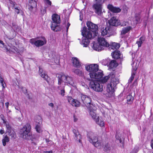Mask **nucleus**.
Instances as JSON below:
<instances>
[{
  "label": "nucleus",
  "mask_w": 153,
  "mask_h": 153,
  "mask_svg": "<svg viewBox=\"0 0 153 153\" xmlns=\"http://www.w3.org/2000/svg\"><path fill=\"white\" fill-rule=\"evenodd\" d=\"M39 72L40 76L48 82V75L45 74V71H43L42 69L40 67H39Z\"/></svg>",
  "instance_id": "nucleus-23"
},
{
  "label": "nucleus",
  "mask_w": 153,
  "mask_h": 153,
  "mask_svg": "<svg viewBox=\"0 0 153 153\" xmlns=\"http://www.w3.org/2000/svg\"><path fill=\"white\" fill-rule=\"evenodd\" d=\"M120 47V45L119 44L116 42H112L111 45H110V46L108 47L109 48H111V49L113 50H117Z\"/></svg>",
  "instance_id": "nucleus-27"
},
{
  "label": "nucleus",
  "mask_w": 153,
  "mask_h": 153,
  "mask_svg": "<svg viewBox=\"0 0 153 153\" xmlns=\"http://www.w3.org/2000/svg\"><path fill=\"white\" fill-rule=\"evenodd\" d=\"M89 87L97 92H102L103 90V86L101 85L98 81L92 80L89 84Z\"/></svg>",
  "instance_id": "nucleus-8"
},
{
  "label": "nucleus",
  "mask_w": 153,
  "mask_h": 153,
  "mask_svg": "<svg viewBox=\"0 0 153 153\" xmlns=\"http://www.w3.org/2000/svg\"><path fill=\"white\" fill-rule=\"evenodd\" d=\"M101 35L102 36L107 35V36L109 37L111 35V30H110L108 27H106L105 28L102 29L101 31Z\"/></svg>",
  "instance_id": "nucleus-18"
},
{
  "label": "nucleus",
  "mask_w": 153,
  "mask_h": 153,
  "mask_svg": "<svg viewBox=\"0 0 153 153\" xmlns=\"http://www.w3.org/2000/svg\"><path fill=\"white\" fill-rule=\"evenodd\" d=\"M72 100H74V99H72V98L71 97H68V101L71 104V102H72Z\"/></svg>",
  "instance_id": "nucleus-45"
},
{
  "label": "nucleus",
  "mask_w": 153,
  "mask_h": 153,
  "mask_svg": "<svg viewBox=\"0 0 153 153\" xmlns=\"http://www.w3.org/2000/svg\"><path fill=\"white\" fill-rule=\"evenodd\" d=\"M9 103L8 102H7L5 103V105L6 107L7 110H8V106H9Z\"/></svg>",
  "instance_id": "nucleus-50"
},
{
  "label": "nucleus",
  "mask_w": 153,
  "mask_h": 153,
  "mask_svg": "<svg viewBox=\"0 0 153 153\" xmlns=\"http://www.w3.org/2000/svg\"><path fill=\"white\" fill-rule=\"evenodd\" d=\"M89 114L92 118L95 120L97 118L96 115V111L94 110L91 109L89 112Z\"/></svg>",
  "instance_id": "nucleus-30"
},
{
  "label": "nucleus",
  "mask_w": 153,
  "mask_h": 153,
  "mask_svg": "<svg viewBox=\"0 0 153 153\" xmlns=\"http://www.w3.org/2000/svg\"><path fill=\"white\" fill-rule=\"evenodd\" d=\"M116 78L115 74L113 73H111L108 76H105L101 78L100 80V82L103 84L106 83L109 78L110 79L111 81L112 79Z\"/></svg>",
  "instance_id": "nucleus-14"
},
{
  "label": "nucleus",
  "mask_w": 153,
  "mask_h": 153,
  "mask_svg": "<svg viewBox=\"0 0 153 153\" xmlns=\"http://www.w3.org/2000/svg\"><path fill=\"white\" fill-rule=\"evenodd\" d=\"M15 9V12L17 13L18 14L19 13V10L17 7H14Z\"/></svg>",
  "instance_id": "nucleus-49"
},
{
  "label": "nucleus",
  "mask_w": 153,
  "mask_h": 153,
  "mask_svg": "<svg viewBox=\"0 0 153 153\" xmlns=\"http://www.w3.org/2000/svg\"><path fill=\"white\" fill-rule=\"evenodd\" d=\"M136 72H132L131 73V77H130V79L128 80V82L129 83H131L133 81L135 75V74Z\"/></svg>",
  "instance_id": "nucleus-40"
},
{
  "label": "nucleus",
  "mask_w": 153,
  "mask_h": 153,
  "mask_svg": "<svg viewBox=\"0 0 153 153\" xmlns=\"http://www.w3.org/2000/svg\"><path fill=\"white\" fill-rule=\"evenodd\" d=\"M96 1L97 2L93 4L92 7L94 12L97 15L100 16L102 13V4L104 2L98 1Z\"/></svg>",
  "instance_id": "nucleus-9"
},
{
  "label": "nucleus",
  "mask_w": 153,
  "mask_h": 153,
  "mask_svg": "<svg viewBox=\"0 0 153 153\" xmlns=\"http://www.w3.org/2000/svg\"><path fill=\"white\" fill-rule=\"evenodd\" d=\"M41 13L43 15L46 13V10L45 9H42L41 10Z\"/></svg>",
  "instance_id": "nucleus-46"
},
{
  "label": "nucleus",
  "mask_w": 153,
  "mask_h": 153,
  "mask_svg": "<svg viewBox=\"0 0 153 153\" xmlns=\"http://www.w3.org/2000/svg\"><path fill=\"white\" fill-rule=\"evenodd\" d=\"M119 83V79L117 78L112 79L107 85L106 89V93L104 94L108 97H111L114 95V88Z\"/></svg>",
  "instance_id": "nucleus-2"
},
{
  "label": "nucleus",
  "mask_w": 153,
  "mask_h": 153,
  "mask_svg": "<svg viewBox=\"0 0 153 153\" xmlns=\"http://www.w3.org/2000/svg\"><path fill=\"white\" fill-rule=\"evenodd\" d=\"M151 146L152 148L153 149V139L152 140L151 142Z\"/></svg>",
  "instance_id": "nucleus-54"
},
{
  "label": "nucleus",
  "mask_w": 153,
  "mask_h": 153,
  "mask_svg": "<svg viewBox=\"0 0 153 153\" xmlns=\"http://www.w3.org/2000/svg\"><path fill=\"white\" fill-rule=\"evenodd\" d=\"M0 83L2 87V88L4 89L5 87V83L4 80L2 76L0 74Z\"/></svg>",
  "instance_id": "nucleus-35"
},
{
  "label": "nucleus",
  "mask_w": 153,
  "mask_h": 153,
  "mask_svg": "<svg viewBox=\"0 0 153 153\" xmlns=\"http://www.w3.org/2000/svg\"><path fill=\"white\" fill-rule=\"evenodd\" d=\"M4 132V131L3 130L1 129L0 130V133L1 134H3Z\"/></svg>",
  "instance_id": "nucleus-57"
},
{
  "label": "nucleus",
  "mask_w": 153,
  "mask_h": 153,
  "mask_svg": "<svg viewBox=\"0 0 153 153\" xmlns=\"http://www.w3.org/2000/svg\"><path fill=\"white\" fill-rule=\"evenodd\" d=\"M10 3L14 7V4L12 0H10Z\"/></svg>",
  "instance_id": "nucleus-55"
},
{
  "label": "nucleus",
  "mask_w": 153,
  "mask_h": 153,
  "mask_svg": "<svg viewBox=\"0 0 153 153\" xmlns=\"http://www.w3.org/2000/svg\"><path fill=\"white\" fill-rule=\"evenodd\" d=\"M72 61L73 64L75 67H78L81 65V63L76 57L73 58Z\"/></svg>",
  "instance_id": "nucleus-26"
},
{
  "label": "nucleus",
  "mask_w": 153,
  "mask_h": 153,
  "mask_svg": "<svg viewBox=\"0 0 153 153\" xmlns=\"http://www.w3.org/2000/svg\"><path fill=\"white\" fill-rule=\"evenodd\" d=\"M70 24L68 23L67 25L66 26V31L67 32L68 30V29L69 28V27L70 26Z\"/></svg>",
  "instance_id": "nucleus-52"
},
{
  "label": "nucleus",
  "mask_w": 153,
  "mask_h": 153,
  "mask_svg": "<svg viewBox=\"0 0 153 153\" xmlns=\"http://www.w3.org/2000/svg\"><path fill=\"white\" fill-rule=\"evenodd\" d=\"M73 132L77 140H78L79 143H81V139L82 138L81 136L79 134L78 131L76 129H74L73 130Z\"/></svg>",
  "instance_id": "nucleus-24"
},
{
  "label": "nucleus",
  "mask_w": 153,
  "mask_h": 153,
  "mask_svg": "<svg viewBox=\"0 0 153 153\" xmlns=\"http://www.w3.org/2000/svg\"><path fill=\"white\" fill-rule=\"evenodd\" d=\"M131 27L129 26L123 28L121 31V35H124L128 33L131 29Z\"/></svg>",
  "instance_id": "nucleus-28"
},
{
  "label": "nucleus",
  "mask_w": 153,
  "mask_h": 153,
  "mask_svg": "<svg viewBox=\"0 0 153 153\" xmlns=\"http://www.w3.org/2000/svg\"><path fill=\"white\" fill-rule=\"evenodd\" d=\"M116 138L117 140H119V142L120 143H121V142L122 140L121 139L120 137H119V135L117 134L116 135Z\"/></svg>",
  "instance_id": "nucleus-44"
},
{
  "label": "nucleus",
  "mask_w": 153,
  "mask_h": 153,
  "mask_svg": "<svg viewBox=\"0 0 153 153\" xmlns=\"http://www.w3.org/2000/svg\"><path fill=\"white\" fill-rule=\"evenodd\" d=\"M81 33L83 37L80 44L83 47H87L90 43L89 39H91L93 37V34L91 32L87 30L86 27H83L81 30Z\"/></svg>",
  "instance_id": "nucleus-3"
},
{
  "label": "nucleus",
  "mask_w": 153,
  "mask_h": 153,
  "mask_svg": "<svg viewBox=\"0 0 153 153\" xmlns=\"http://www.w3.org/2000/svg\"><path fill=\"white\" fill-rule=\"evenodd\" d=\"M45 3L48 5H51V2L50 0H44Z\"/></svg>",
  "instance_id": "nucleus-42"
},
{
  "label": "nucleus",
  "mask_w": 153,
  "mask_h": 153,
  "mask_svg": "<svg viewBox=\"0 0 153 153\" xmlns=\"http://www.w3.org/2000/svg\"><path fill=\"white\" fill-rule=\"evenodd\" d=\"M104 150L106 152L109 151L111 149V145L108 143H107L104 146Z\"/></svg>",
  "instance_id": "nucleus-37"
},
{
  "label": "nucleus",
  "mask_w": 153,
  "mask_h": 153,
  "mask_svg": "<svg viewBox=\"0 0 153 153\" xmlns=\"http://www.w3.org/2000/svg\"><path fill=\"white\" fill-rule=\"evenodd\" d=\"M89 141L95 147L99 149L102 148V144L98 140L97 136L92 132H89L87 134Z\"/></svg>",
  "instance_id": "nucleus-6"
},
{
  "label": "nucleus",
  "mask_w": 153,
  "mask_h": 153,
  "mask_svg": "<svg viewBox=\"0 0 153 153\" xmlns=\"http://www.w3.org/2000/svg\"><path fill=\"white\" fill-rule=\"evenodd\" d=\"M47 43V40L44 37L39 38V39L37 40L35 42V45L37 47L41 46Z\"/></svg>",
  "instance_id": "nucleus-15"
},
{
  "label": "nucleus",
  "mask_w": 153,
  "mask_h": 153,
  "mask_svg": "<svg viewBox=\"0 0 153 153\" xmlns=\"http://www.w3.org/2000/svg\"><path fill=\"white\" fill-rule=\"evenodd\" d=\"M48 105L49 106H51L52 108L53 107V106H54L53 104L52 103H49L48 104Z\"/></svg>",
  "instance_id": "nucleus-56"
},
{
  "label": "nucleus",
  "mask_w": 153,
  "mask_h": 153,
  "mask_svg": "<svg viewBox=\"0 0 153 153\" xmlns=\"http://www.w3.org/2000/svg\"><path fill=\"white\" fill-rule=\"evenodd\" d=\"M109 65V66L111 68L115 67L117 65L116 61L115 60H112L111 61Z\"/></svg>",
  "instance_id": "nucleus-34"
},
{
  "label": "nucleus",
  "mask_w": 153,
  "mask_h": 153,
  "mask_svg": "<svg viewBox=\"0 0 153 153\" xmlns=\"http://www.w3.org/2000/svg\"><path fill=\"white\" fill-rule=\"evenodd\" d=\"M126 99L128 103H131L132 102L133 98L131 95H129L127 96Z\"/></svg>",
  "instance_id": "nucleus-38"
},
{
  "label": "nucleus",
  "mask_w": 153,
  "mask_h": 153,
  "mask_svg": "<svg viewBox=\"0 0 153 153\" xmlns=\"http://www.w3.org/2000/svg\"><path fill=\"white\" fill-rule=\"evenodd\" d=\"M52 23L59 24L60 23V16L56 14H53L52 16Z\"/></svg>",
  "instance_id": "nucleus-20"
},
{
  "label": "nucleus",
  "mask_w": 153,
  "mask_h": 153,
  "mask_svg": "<svg viewBox=\"0 0 153 153\" xmlns=\"http://www.w3.org/2000/svg\"><path fill=\"white\" fill-rule=\"evenodd\" d=\"M80 102L77 100L74 99L72 100L71 104L73 106L76 107H78L80 106Z\"/></svg>",
  "instance_id": "nucleus-32"
},
{
  "label": "nucleus",
  "mask_w": 153,
  "mask_h": 153,
  "mask_svg": "<svg viewBox=\"0 0 153 153\" xmlns=\"http://www.w3.org/2000/svg\"><path fill=\"white\" fill-rule=\"evenodd\" d=\"M36 41L35 39H32L30 40V42L32 44H34L35 45V42Z\"/></svg>",
  "instance_id": "nucleus-43"
},
{
  "label": "nucleus",
  "mask_w": 153,
  "mask_h": 153,
  "mask_svg": "<svg viewBox=\"0 0 153 153\" xmlns=\"http://www.w3.org/2000/svg\"><path fill=\"white\" fill-rule=\"evenodd\" d=\"M5 48L6 50V52H7L11 53H19L18 49L15 46L11 47L9 49L6 47Z\"/></svg>",
  "instance_id": "nucleus-22"
},
{
  "label": "nucleus",
  "mask_w": 153,
  "mask_h": 153,
  "mask_svg": "<svg viewBox=\"0 0 153 153\" xmlns=\"http://www.w3.org/2000/svg\"><path fill=\"white\" fill-rule=\"evenodd\" d=\"M87 25L88 28L87 30L91 32L93 34V36L94 37L98 34V27L97 25L94 24L90 22H88Z\"/></svg>",
  "instance_id": "nucleus-10"
},
{
  "label": "nucleus",
  "mask_w": 153,
  "mask_h": 153,
  "mask_svg": "<svg viewBox=\"0 0 153 153\" xmlns=\"http://www.w3.org/2000/svg\"><path fill=\"white\" fill-rule=\"evenodd\" d=\"M134 62H133V63L131 64V65H132V72H135L137 70L138 65L136 64L134 65Z\"/></svg>",
  "instance_id": "nucleus-41"
},
{
  "label": "nucleus",
  "mask_w": 153,
  "mask_h": 153,
  "mask_svg": "<svg viewBox=\"0 0 153 153\" xmlns=\"http://www.w3.org/2000/svg\"><path fill=\"white\" fill-rule=\"evenodd\" d=\"M58 88L59 90H60V94L62 96H64L65 95V90L64 87H63L62 85H58Z\"/></svg>",
  "instance_id": "nucleus-33"
},
{
  "label": "nucleus",
  "mask_w": 153,
  "mask_h": 153,
  "mask_svg": "<svg viewBox=\"0 0 153 153\" xmlns=\"http://www.w3.org/2000/svg\"><path fill=\"white\" fill-rule=\"evenodd\" d=\"M58 84L62 85L63 87H65V83L69 84L73 87L75 86L72 78L67 75L60 74L58 75Z\"/></svg>",
  "instance_id": "nucleus-5"
},
{
  "label": "nucleus",
  "mask_w": 153,
  "mask_h": 153,
  "mask_svg": "<svg viewBox=\"0 0 153 153\" xmlns=\"http://www.w3.org/2000/svg\"><path fill=\"white\" fill-rule=\"evenodd\" d=\"M37 118L35 119V122L36 123L35 129L36 131L40 133L42 132L41 124L42 120L40 116H38L36 117Z\"/></svg>",
  "instance_id": "nucleus-12"
},
{
  "label": "nucleus",
  "mask_w": 153,
  "mask_h": 153,
  "mask_svg": "<svg viewBox=\"0 0 153 153\" xmlns=\"http://www.w3.org/2000/svg\"><path fill=\"white\" fill-rule=\"evenodd\" d=\"M96 123L99 125L100 126L102 127L104 126L103 121L102 118L100 119L98 117L96 120H95Z\"/></svg>",
  "instance_id": "nucleus-29"
},
{
  "label": "nucleus",
  "mask_w": 153,
  "mask_h": 153,
  "mask_svg": "<svg viewBox=\"0 0 153 153\" xmlns=\"http://www.w3.org/2000/svg\"><path fill=\"white\" fill-rule=\"evenodd\" d=\"M80 20H82V19H80Z\"/></svg>",
  "instance_id": "nucleus-62"
},
{
  "label": "nucleus",
  "mask_w": 153,
  "mask_h": 153,
  "mask_svg": "<svg viewBox=\"0 0 153 153\" xmlns=\"http://www.w3.org/2000/svg\"><path fill=\"white\" fill-rule=\"evenodd\" d=\"M136 23H137L140 20V18L139 17H137L136 18Z\"/></svg>",
  "instance_id": "nucleus-51"
},
{
  "label": "nucleus",
  "mask_w": 153,
  "mask_h": 153,
  "mask_svg": "<svg viewBox=\"0 0 153 153\" xmlns=\"http://www.w3.org/2000/svg\"><path fill=\"white\" fill-rule=\"evenodd\" d=\"M112 57L115 59H118L120 58L121 54L120 51L117 50L111 53Z\"/></svg>",
  "instance_id": "nucleus-25"
},
{
  "label": "nucleus",
  "mask_w": 153,
  "mask_h": 153,
  "mask_svg": "<svg viewBox=\"0 0 153 153\" xmlns=\"http://www.w3.org/2000/svg\"><path fill=\"white\" fill-rule=\"evenodd\" d=\"M46 153H53V152L52 151H46Z\"/></svg>",
  "instance_id": "nucleus-58"
},
{
  "label": "nucleus",
  "mask_w": 153,
  "mask_h": 153,
  "mask_svg": "<svg viewBox=\"0 0 153 153\" xmlns=\"http://www.w3.org/2000/svg\"><path fill=\"white\" fill-rule=\"evenodd\" d=\"M79 97L81 98V100L86 106L88 108L91 105H93L91 103V98L86 95L81 94L79 95Z\"/></svg>",
  "instance_id": "nucleus-11"
},
{
  "label": "nucleus",
  "mask_w": 153,
  "mask_h": 153,
  "mask_svg": "<svg viewBox=\"0 0 153 153\" xmlns=\"http://www.w3.org/2000/svg\"><path fill=\"white\" fill-rule=\"evenodd\" d=\"M74 122L76 121L77 120V118H75L74 116Z\"/></svg>",
  "instance_id": "nucleus-59"
},
{
  "label": "nucleus",
  "mask_w": 153,
  "mask_h": 153,
  "mask_svg": "<svg viewBox=\"0 0 153 153\" xmlns=\"http://www.w3.org/2000/svg\"><path fill=\"white\" fill-rule=\"evenodd\" d=\"M73 71L75 74L79 76H82L83 74V72L82 71H80L79 69H74Z\"/></svg>",
  "instance_id": "nucleus-36"
},
{
  "label": "nucleus",
  "mask_w": 153,
  "mask_h": 153,
  "mask_svg": "<svg viewBox=\"0 0 153 153\" xmlns=\"http://www.w3.org/2000/svg\"><path fill=\"white\" fill-rule=\"evenodd\" d=\"M9 112H10V111H9Z\"/></svg>",
  "instance_id": "nucleus-61"
},
{
  "label": "nucleus",
  "mask_w": 153,
  "mask_h": 153,
  "mask_svg": "<svg viewBox=\"0 0 153 153\" xmlns=\"http://www.w3.org/2000/svg\"><path fill=\"white\" fill-rule=\"evenodd\" d=\"M0 43L5 48L6 47V45H4V43L2 41L0 40Z\"/></svg>",
  "instance_id": "nucleus-53"
},
{
  "label": "nucleus",
  "mask_w": 153,
  "mask_h": 153,
  "mask_svg": "<svg viewBox=\"0 0 153 153\" xmlns=\"http://www.w3.org/2000/svg\"><path fill=\"white\" fill-rule=\"evenodd\" d=\"M136 56V55L134 53H132V61L134 62V59H135V57Z\"/></svg>",
  "instance_id": "nucleus-48"
},
{
  "label": "nucleus",
  "mask_w": 153,
  "mask_h": 153,
  "mask_svg": "<svg viewBox=\"0 0 153 153\" xmlns=\"http://www.w3.org/2000/svg\"><path fill=\"white\" fill-rule=\"evenodd\" d=\"M58 24L52 23L51 25V29L53 31L57 32L61 30V27Z\"/></svg>",
  "instance_id": "nucleus-21"
},
{
  "label": "nucleus",
  "mask_w": 153,
  "mask_h": 153,
  "mask_svg": "<svg viewBox=\"0 0 153 153\" xmlns=\"http://www.w3.org/2000/svg\"><path fill=\"white\" fill-rule=\"evenodd\" d=\"M31 127L30 125L27 124L25 125L20 131L21 136L26 140H31L32 135L30 133Z\"/></svg>",
  "instance_id": "nucleus-7"
},
{
  "label": "nucleus",
  "mask_w": 153,
  "mask_h": 153,
  "mask_svg": "<svg viewBox=\"0 0 153 153\" xmlns=\"http://www.w3.org/2000/svg\"><path fill=\"white\" fill-rule=\"evenodd\" d=\"M15 109H16V110H19V109H18V108H17V107H15Z\"/></svg>",
  "instance_id": "nucleus-60"
},
{
  "label": "nucleus",
  "mask_w": 153,
  "mask_h": 153,
  "mask_svg": "<svg viewBox=\"0 0 153 153\" xmlns=\"http://www.w3.org/2000/svg\"><path fill=\"white\" fill-rule=\"evenodd\" d=\"M9 141V138L7 135L5 136L4 138L2 140V142L3 145L5 146L6 145V143L8 142Z\"/></svg>",
  "instance_id": "nucleus-39"
},
{
  "label": "nucleus",
  "mask_w": 153,
  "mask_h": 153,
  "mask_svg": "<svg viewBox=\"0 0 153 153\" xmlns=\"http://www.w3.org/2000/svg\"><path fill=\"white\" fill-rule=\"evenodd\" d=\"M86 70L90 72L89 74L90 77L96 79H101L103 74L102 71L100 70L98 71V66L97 64H92L86 65L85 66Z\"/></svg>",
  "instance_id": "nucleus-1"
},
{
  "label": "nucleus",
  "mask_w": 153,
  "mask_h": 153,
  "mask_svg": "<svg viewBox=\"0 0 153 153\" xmlns=\"http://www.w3.org/2000/svg\"><path fill=\"white\" fill-rule=\"evenodd\" d=\"M108 8L113 13H118L120 12L121 11V9L118 7H114L111 4H109L107 6Z\"/></svg>",
  "instance_id": "nucleus-17"
},
{
  "label": "nucleus",
  "mask_w": 153,
  "mask_h": 153,
  "mask_svg": "<svg viewBox=\"0 0 153 153\" xmlns=\"http://www.w3.org/2000/svg\"><path fill=\"white\" fill-rule=\"evenodd\" d=\"M98 40L99 44L94 42H93L91 44V46L94 50L100 51L103 50L105 47H109L110 45L105 40V38L102 37L99 38Z\"/></svg>",
  "instance_id": "nucleus-4"
},
{
  "label": "nucleus",
  "mask_w": 153,
  "mask_h": 153,
  "mask_svg": "<svg viewBox=\"0 0 153 153\" xmlns=\"http://www.w3.org/2000/svg\"><path fill=\"white\" fill-rule=\"evenodd\" d=\"M145 38L144 37H141L137 42L136 43L137 44L138 47L141 46L142 44L144 42Z\"/></svg>",
  "instance_id": "nucleus-31"
},
{
  "label": "nucleus",
  "mask_w": 153,
  "mask_h": 153,
  "mask_svg": "<svg viewBox=\"0 0 153 153\" xmlns=\"http://www.w3.org/2000/svg\"><path fill=\"white\" fill-rule=\"evenodd\" d=\"M6 126L7 128L6 133L9 136H11L12 138H15L16 137V134L14 130L8 123L6 124Z\"/></svg>",
  "instance_id": "nucleus-13"
},
{
  "label": "nucleus",
  "mask_w": 153,
  "mask_h": 153,
  "mask_svg": "<svg viewBox=\"0 0 153 153\" xmlns=\"http://www.w3.org/2000/svg\"><path fill=\"white\" fill-rule=\"evenodd\" d=\"M37 3L35 0H29L28 4L29 9L31 11L34 7H36Z\"/></svg>",
  "instance_id": "nucleus-19"
},
{
  "label": "nucleus",
  "mask_w": 153,
  "mask_h": 153,
  "mask_svg": "<svg viewBox=\"0 0 153 153\" xmlns=\"http://www.w3.org/2000/svg\"><path fill=\"white\" fill-rule=\"evenodd\" d=\"M21 88L23 92L24 93H27V91L26 88H24L23 87H21Z\"/></svg>",
  "instance_id": "nucleus-47"
},
{
  "label": "nucleus",
  "mask_w": 153,
  "mask_h": 153,
  "mask_svg": "<svg viewBox=\"0 0 153 153\" xmlns=\"http://www.w3.org/2000/svg\"><path fill=\"white\" fill-rule=\"evenodd\" d=\"M108 23L110 25L115 26H118L120 24L119 20L114 16L112 17L109 20Z\"/></svg>",
  "instance_id": "nucleus-16"
}]
</instances>
